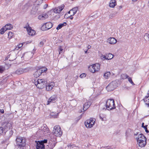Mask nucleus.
<instances>
[{
  "label": "nucleus",
  "mask_w": 149,
  "mask_h": 149,
  "mask_svg": "<svg viewBox=\"0 0 149 149\" xmlns=\"http://www.w3.org/2000/svg\"><path fill=\"white\" fill-rule=\"evenodd\" d=\"M101 59L103 61H104L105 60L108 59V57H106V56L104 55H102L100 56Z\"/></svg>",
  "instance_id": "31"
},
{
  "label": "nucleus",
  "mask_w": 149,
  "mask_h": 149,
  "mask_svg": "<svg viewBox=\"0 0 149 149\" xmlns=\"http://www.w3.org/2000/svg\"><path fill=\"white\" fill-rule=\"evenodd\" d=\"M110 16H111V17H113L114 16H115L114 15V14H111L110 15Z\"/></svg>",
  "instance_id": "53"
},
{
  "label": "nucleus",
  "mask_w": 149,
  "mask_h": 149,
  "mask_svg": "<svg viewBox=\"0 0 149 149\" xmlns=\"http://www.w3.org/2000/svg\"><path fill=\"white\" fill-rule=\"evenodd\" d=\"M73 15H71L70 16H69V17H70V19H72L73 18V17H72Z\"/></svg>",
  "instance_id": "49"
},
{
  "label": "nucleus",
  "mask_w": 149,
  "mask_h": 149,
  "mask_svg": "<svg viewBox=\"0 0 149 149\" xmlns=\"http://www.w3.org/2000/svg\"><path fill=\"white\" fill-rule=\"evenodd\" d=\"M26 30L27 31L28 34L29 35L33 36L34 35L35 33V31L32 29L29 26V25L28 27H26Z\"/></svg>",
  "instance_id": "18"
},
{
  "label": "nucleus",
  "mask_w": 149,
  "mask_h": 149,
  "mask_svg": "<svg viewBox=\"0 0 149 149\" xmlns=\"http://www.w3.org/2000/svg\"><path fill=\"white\" fill-rule=\"evenodd\" d=\"M5 70L4 67L3 66L0 65V73H2Z\"/></svg>",
  "instance_id": "32"
},
{
  "label": "nucleus",
  "mask_w": 149,
  "mask_h": 149,
  "mask_svg": "<svg viewBox=\"0 0 149 149\" xmlns=\"http://www.w3.org/2000/svg\"><path fill=\"white\" fill-rule=\"evenodd\" d=\"M31 70V68L29 67L24 68H19L17 69L15 72V73L17 75H20L25 73L28 72Z\"/></svg>",
  "instance_id": "6"
},
{
  "label": "nucleus",
  "mask_w": 149,
  "mask_h": 149,
  "mask_svg": "<svg viewBox=\"0 0 149 149\" xmlns=\"http://www.w3.org/2000/svg\"><path fill=\"white\" fill-rule=\"evenodd\" d=\"M117 86V84L116 81H113L106 87V89L108 91H111L114 90Z\"/></svg>",
  "instance_id": "8"
},
{
  "label": "nucleus",
  "mask_w": 149,
  "mask_h": 149,
  "mask_svg": "<svg viewBox=\"0 0 149 149\" xmlns=\"http://www.w3.org/2000/svg\"><path fill=\"white\" fill-rule=\"evenodd\" d=\"M53 113H51V114H50L52 116H53L54 115L53 114Z\"/></svg>",
  "instance_id": "55"
},
{
  "label": "nucleus",
  "mask_w": 149,
  "mask_h": 149,
  "mask_svg": "<svg viewBox=\"0 0 149 149\" xmlns=\"http://www.w3.org/2000/svg\"><path fill=\"white\" fill-rule=\"evenodd\" d=\"M99 116L100 119H101L102 121H103V119L104 118V115H103V114H100Z\"/></svg>",
  "instance_id": "40"
},
{
  "label": "nucleus",
  "mask_w": 149,
  "mask_h": 149,
  "mask_svg": "<svg viewBox=\"0 0 149 149\" xmlns=\"http://www.w3.org/2000/svg\"><path fill=\"white\" fill-rule=\"evenodd\" d=\"M58 49L59 54H60L61 53L63 52V49L61 46H60L59 47Z\"/></svg>",
  "instance_id": "37"
},
{
  "label": "nucleus",
  "mask_w": 149,
  "mask_h": 149,
  "mask_svg": "<svg viewBox=\"0 0 149 149\" xmlns=\"http://www.w3.org/2000/svg\"><path fill=\"white\" fill-rule=\"evenodd\" d=\"M66 25L67 23L66 22H64L62 24H60L57 26L56 29L57 30H58L59 29H61L63 27L66 26Z\"/></svg>",
  "instance_id": "27"
},
{
  "label": "nucleus",
  "mask_w": 149,
  "mask_h": 149,
  "mask_svg": "<svg viewBox=\"0 0 149 149\" xmlns=\"http://www.w3.org/2000/svg\"><path fill=\"white\" fill-rule=\"evenodd\" d=\"M15 59V58H14L13 59H12L11 58H10V59H9V60L10 61H13Z\"/></svg>",
  "instance_id": "51"
},
{
  "label": "nucleus",
  "mask_w": 149,
  "mask_h": 149,
  "mask_svg": "<svg viewBox=\"0 0 149 149\" xmlns=\"http://www.w3.org/2000/svg\"><path fill=\"white\" fill-rule=\"evenodd\" d=\"M148 95H149V91H148Z\"/></svg>",
  "instance_id": "59"
},
{
  "label": "nucleus",
  "mask_w": 149,
  "mask_h": 149,
  "mask_svg": "<svg viewBox=\"0 0 149 149\" xmlns=\"http://www.w3.org/2000/svg\"><path fill=\"white\" fill-rule=\"evenodd\" d=\"M144 37L147 39L148 40H149V34L147 33H146L144 36Z\"/></svg>",
  "instance_id": "39"
},
{
  "label": "nucleus",
  "mask_w": 149,
  "mask_h": 149,
  "mask_svg": "<svg viewBox=\"0 0 149 149\" xmlns=\"http://www.w3.org/2000/svg\"><path fill=\"white\" fill-rule=\"evenodd\" d=\"M86 76V74L85 73H83L81 74L80 76V78H83L85 77Z\"/></svg>",
  "instance_id": "41"
},
{
  "label": "nucleus",
  "mask_w": 149,
  "mask_h": 149,
  "mask_svg": "<svg viewBox=\"0 0 149 149\" xmlns=\"http://www.w3.org/2000/svg\"><path fill=\"white\" fill-rule=\"evenodd\" d=\"M144 123H142V127L144 128V129H145V128L146 127H147V125H145V126H144Z\"/></svg>",
  "instance_id": "46"
},
{
  "label": "nucleus",
  "mask_w": 149,
  "mask_h": 149,
  "mask_svg": "<svg viewBox=\"0 0 149 149\" xmlns=\"http://www.w3.org/2000/svg\"><path fill=\"white\" fill-rule=\"evenodd\" d=\"M53 26L52 23L51 22H48L44 24L41 27V29L43 31L48 30L51 28Z\"/></svg>",
  "instance_id": "11"
},
{
  "label": "nucleus",
  "mask_w": 149,
  "mask_h": 149,
  "mask_svg": "<svg viewBox=\"0 0 149 149\" xmlns=\"http://www.w3.org/2000/svg\"><path fill=\"white\" fill-rule=\"evenodd\" d=\"M100 68V65L99 63H96L91 65L88 67L89 70L93 73L98 71Z\"/></svg>",
  "instance_id": "5"
},
{
  "label": "nucleus",
  "mask_w": 149,
  "mask_h": 149,
  "mask_svg": "<svg viewBox=\"0 0 149 149\" xmlns=\"http://www.w3.org/2000/svg\"><path fill=\"white\" fill-rule=\"evenodd\" d=\"M14 129L12 128L8 130H6L5 135V137L6 140H8L12 136L14 132Z\"/></svg>",
  "instance_id": "10"
},
{
  "label": "nucleus",
  "mask_w": 149,
  "mask_h": 149,
  "mask_svg": "<svg viewBox=\"0 0 149 149\" xmlns=\"http://www.w3.org/2000/svg\"><path fill=\"white\" fill-rule=\"evenodd\" d=\"M47 69L46 68H42L37 69L33 74L35 77L37 78L40 76L42 72H46Z\"/></svg>",
  "instance_id": "9"
},
{
  "label": "nucleus",
  "mask_w": 149,
  "mask_h": 149,
  "mask_svg": "<svg viewBox=\"0 0 149 149\" xmlns=\"http://www.w3.org/2000/svg\"><path fill=\"white\" fill-rule=\"evenodd\" d=\"M53 84V83H51L48 84L46 86V88L47 91H50L52 89L53 87L54 86Z\"/></svg>",
  "instance_id": "21"
},
{
  "label": "nucleus",
  "mask_w": 149,
  "mask_h": 149,
  "mask_svg": "<svg viewBox=\"0 0 149 149\" xmlns=\"http://www.w3.org/2000/svg\"><path fill=\"white\" fill-rule=\"evenodd\" d=\"M33 10H31V13L32 14H35V13H33Z\"/></svg>",
  "instance_id": "52"
},
{
  "label": "nucleus",
  "mask_w": 149,
  "mask_h": 149,
  "mask_svg": "<svg viewBox=\"0 0 149 149\" xmlns=\"http://www.w3.org/2000/svg\"><path fill=\"white\" fill-rule=\"evenodd\" d=\"M91 46L90 45H88V47H88V49H90L91 48Z\"/></svg>",
  "instance_id": "54"
},
{
  "label": "nucleus",
  "mask_w": 149,
  "mask_h": 149,
  "mask_svg": "<svg viewBox=\"0 0 149 149\" xmlns=\"http://www.w3.org/2000/svg\"><path fill=\"white\" fill-rule=\"evenodd\" d=\"M12 127V125L11 122H8L6 123V124L4 126V128L5 130H7V129H11V128Z\"/></svg>",
  "instance_id": "23"
},
{
  "label": "nucleus",
  "mask_w": 149,
  "mask_h": 149,
  "mask_svg": "<svg viewBox=\"0 0 149 149\" xmlns=\"http://www.w3.org/2000/svg\"><path fill=\"white\" fill-rule=\"evenodd\" d=\"M143 100L145 102V104L149 107V95L145 96Z\"/></svg>",
  "instance_id": "24"
},
{
  "label": "nucleus",
  "mask_w": 149,
  "mask_h": 149,
  "mask_svg": "<svg viewBox=\"0 0 149 149\" xmlns=\"http://www.w3.org/2000/svg\"><path fill=\"white\" fill-rule=\"evenodd\" d=\"M4 27H5V29L6 31L7 30H10L13 28V25L11 24H6Z\"/></svg>",
  "instance_id": "28"
},
{
  "label": "nucleus",
  "mask_w": 149,
  "mask_h": 149,
  "mask_svg": "<svg viewBox=\"0 0 149 149\" xmlns=\"http://www.w3.org/2000/svg\"><path fill=\"white\" fill-rule=\"evenodd\" d=\"M95 123V120L91 118L87 120L85 122V125L87 128H89L92 127Z\"/></svg>",
  "instance_id": "7"
},
{
  "label": "nucleus",
  "mask_w": 149,
  "mask_h": 149,
  "mask_svg": "<svg viewBox=\"0 0 149 149\" xmlns=\"http://www.w3.org/2000/svg\"><path fill=\"white\" fill-rule=\"evenodd\" d=\"M134 136H135V138L137 141H139V140H142L146 138L145 136L143 134H139V132L134 133Z\"/></svg>",
  "instance_id": "13"
},
{
  "label": "nucleus",
  "mask_w": 149,
  "mask_h": 149,
  "mask_svg": "<svg viewBox=\"0 0 149 149\" xmlns=\"http://www.w3.org/2000/svg\"><path fill=\"white\" fill-rule=\"evenodd\" d=\"M70 12V11L68 12V13H69V14H70V13L71 14V12Z\"/></svg>",
  "instance_id": "57"
},
{
  "label": "nucleus",
  "mask_w": 149,
  "mask_h": 149,
  "mask_svg": "<svg viewBox=\"0 0 149 149\" xmlns=\"http://www.w3.org/2000/svg\"><path fill=\"white\" fill-rule=\"evenodd\" d=\"M87 52V50L85 51V53L86 54Z\"/></svg>",
  "instance_id": "58"
},
{
  "label": "nucleus",
  "mask_w": 149,
  "mask_h": 149,
  "mask_svg": "<svg viewBox=\"0 0 149 149\" xmlns=\"http://www.w3.org/2000/svg\"><path fill=\"white\" fill-rule=\"evenodd\" d=\"M78 8L77 7H75L70 10V12H71L72 15H74L77 12Z\"/></svg>",
  "instance_id": "26"
},
{
  "label": "nucleus",
  "mask_w": 149,
  "mask_h": 149,
  "mask_svg": "<svg viewBox=\"0 0 149 149\" xmlns=\"http://www.w3.org/2000/svg\"><path fill=\"white\" fill-rule=\"evenodd\" d=\"M53 133L55 136L59 137H60L63 134L62 131L59 125H56L54 127Z\"/></svg>",
  "instance_id": "4"
},
{
  "label": "nucleus",
  "mask_w": 149,
  "mask_h": 149,
  "mask_svg": "<svg viewBox=\"0 0 149 149\" xmlns=\"http://www.w3.org/2000/svg\"><path fill=\"white\" fill-rule=\"evenodd\" d=\"M108 40L109 43L111 45L114 44L117 42L116 40L114 38H110Z\"/></svg>",
  "instance_id": "20"
},
{
  "label": "nucleus",
  "mask_w": 149,
  "mask_h": 149,
  "mask_svg": "<svg viewBox=\"0 0 149 149\" xmlns=\"http://www.w3.org/2000/svg\"><path fill=\"white\" fill-rule=\"evenodd\" d=\"M43 44H44L43 42L42 41H41L39 43V44H38V46L40 47H41L43 46Z\"/></svg>",
  "instance_id": "42"
},
{
  "label": "nucleus",
  "mask_w": 149,
  "mask_h": 149,
  "mask_svg": "<svg viewBox=\"0 0 149 149\" xmlns=\"http://www.w3.org/2000/svg\"><path fill=\"white\" fill-rule=\"evenodd\" d=\"M47 4H45V5H44V8L45 9L47 7Z\"/></svg>",
  "instance_id": "50"
},
{
  "label": "nucleus",
  "mask_w": 149,
  "mask_h": 149,
  "mask_svg": "<svg viewBox=\"0 0 149 149\" xmlns=\"http://www.w3.org/2000/svg\"><path fill=\"white\" fill-rule=\"evenodd\" d=\"M53 148H50V149H52Z\"/></svg>",
  "instance_id": "62"
},
{
  "label": "nucleus",
  "mask_w": 149,
  "mask_h": 149,
  "mask_svg": "<svg viewBox=\"0 0 149 149\" xmlns=\"http://www.w3.org/2000/svg\"><path fill=\"white\" fill-rule=\"evenodd\" d=\"M23 45V44L22 43H20L17 46V47L16 48H18V49H19Z\"/></svg>",
  "instance_id": "43"
},
{
  "label": "nucleus",
  "mask_w": 149,
  "mask_h": 149,
  "mask_svg": "<svg viewBox=\"0 0 149 149\" xmlns=\"http://www.w3.org/2000/svg\"><path fill=\"white\" fill-rule=\"evenodd\" d=\"M16 146L18 148L24 147L26 145V139L20 136H17L15 140Z\"/></svg>",
  "instance_id": "1"
},
{
  "label": "nucleus",
  "mask_w": 149,
  "mask_h": 149,
  "mask_svg": "<svg viewBox=\"0 0 149 149\" xmlns=\"http://www.w3.org/2000/svg\"><path fill=\"white\" fill-rule=\"evenodd\" d=\"M113 57V55H112L111 54H109L108 55V56L107 57H108V60H109L112 58Z\"/></svg>",
  "instance_id": "35"
},
{
  "label": "nucleus",
  "mask_w": 149,
  "mask_h": 149,
  "mask_svg": "<svg viewBox=\"0 0 149 149\" xmlns=\"http://www.w3.org/2000/svg\"><path fill=\"white\" fill-rule=\"evenodd\" d=\"M47 139H45L43 141H42L40 142H42V144H44V143H46L47 142Z\"/></svg>",
  "instance_id": "44"
},
{
  "label": "nucleus",
  "mask_w": 149,
  "mask_h": 149,
  "mask_svg": "<svg viewBox=\"0 0 149 149\" xmlns=\"http://www.w3.org/2000/svg\"><path fill=\"white\" fill-rule=\"evenodd\" d=\"M34 83L38 88L42 89L45 86L46 81L44 79H38L37 80H35Z\"/></svg>",
  "instance_id": "2"
},
{
  "label": "nucleus",
  "mask_w": 149,
  "mask_h": 149,
  "mask_svg": "<svg viewBox=\"0 0 149 149\" xmlns=\"http://www.w3.org/2000/svg\"><path fill=\"white\" fill-rule=\"evenodd\" d=\"M101 149H113L111 148H108L107 147H102L101 148Z\"/></svg>",
  "instance_id": "45"
},
{
  "label": "nucleus",
  "mask_w": 149,
  "mask_h": 149,
  "mask_svg": "<svg viewBox=\"0 0 149 149\" xmlns=\"http://www.w3.org/2000/svg\"><path fill=\"white\" fill-rule=\"evenodd\" d=\"M129 81L132 84V85H134V84L132 81V79L131 77H128V78Z\"/></svg>",
  "instance_id": "38"
},
{
  "label": "nucleus",
  "mask_w": 149,
  "mask_h": 149,
  "mask_svg": "<svg viewBox=\"0 0 149 149\" xmlns=\"http://www.w3.org/2000/svg\"><path fill=\"white\" fill-rule=\"evenodd\" d=\"M48 15L46 14H45L42 15H39L38 16V18L40 20H44L48 18Z\"/></svg>",
  "instance_id": "22"
},
{
  "label": "nucleus",
  "mask_w": 149,
  "mask_h": 149,
  "mask_svg": "<svg viewBox=\"0 0 149 149\" xmlns=\"http://www.w3.org/2000/svg\"><path fill=\"white\" fill-rule=\"evenodd\" d=\"M126 135H127V131H126Z\"/></svg>",
  "instance_id": "61"
},
{
  "label": "nucleus",
  "mask_w": 149,
  "mask_h": 149,
  "mask_svg": "<svg viewBox=\"0 0 149 149\" xmlns=\"http://www.w3.org/2000/svg\"><path fill=\"white\" fill-rule=\"evenodd\" d=\"M8 36L9 38H11L13 36V33L11 32H9L8 33Z\"/></svg>",
  "instance_id": "36"
},
{
  "label": "nucleus",
  "mask_w": 149,
  "mask_h": 149,
  "mask_svg": "<svg viewBox=\"0 0 149 149\" xmlns=\"http://www.w3.org/2000/svg\"><path fill=\"white\" fill-rule=\"evenodd\" d=\"M128 77L129 76L126 74H123L121 75L120 78L122 79H124L128 78Z\"/></svg>",
  "instance_id": "30"
},
{
  "label": "nucleus",
  "mask_w": 149,
  "mask_h": 149,
  "mask_svg": "<svg viewBox=\"0 0 149 149\" xmlns=\"http://www.w3.org/2000/svg\"><path fill=\"white\" fill-rule=\"evenodd\" d=\"M42 142L38 141L36 146L37 149H45V145Z\"/></svg>",
  "instance_id": "19"
},
{
  "label": "nucleus",
  "mask_w": 149,
  "mask_h": 149,
  "mask_svg": "<svg viewBox=\"0 0 149 149\" xmlns=\"http://www.w3.org/2000/svg\"><path fill=\"white\" fill-rule=\"evenodd\" d=\"M111 75L110 72H107L105 73L104 75V77L106 79H107Z\"/></svg>",
  "instance_id": "29"
},
{
  "label": "nucleus",
  "mask_w": 149,
  "mask_h": 149,
  "mask_svg": "<svg viewBox=\"0 0 149 149\" xmlns=\"http://www.w3.org/2000/svg\"><path fill=\"white\" fill-rule=\"evenodd\" d=\"M133 1H137V0H132Z\"/></svg>",
  "instance_id": "56"
},
{
  "label": "nucleus",
  "mask_w": 149,
  "mask_h": 149,
  "mask_svg": "<svg viewBox=\"0 0 149 149\" xmlns=\"http://www.w3.org/2000/svg\"><path fill=\"white\" fill-rule=\"evenodd\" d=\"M0 112L2 113H4V110L3 109H1L0 110Z\"/></svg>",
  "instance_id": "48"
},
{
  "label": "nucleus",
  "mask_w": 149,
  "mask_h": 149,
  "mask_svg": "<svg viewBox=\"0 0 149 149\" xmlns=\"http://www.w3.org/2000/svg\"><path fill=\"white\" fill-rule=\"evenodd\" d=\"M49 130V129L44 125L42 126L38 131V132H40L41 134H44L47 133Z\"/></svg>",
  "instance_id": "12"
},
{
  "label": "nucleus",
  "mask_w": 149,
  "mask_h": 149,
  "mask_svg": "<svg viewBox=\"0 0 149 149\" xmlns=\"http://www.w3.org/2000/svg\"><path fill=\"white\" fill-rule=\"evenodd\" d=\"M5 28V27H4L3 26L0 30V33H1V34H3L4 33V32L6 31V30Z\"/></svg>",
  "instance_id": "33"
},
{
  "label": "nucleus",
  "mask_w": 149,
  "mask_h": 149,
  "mask_svg": "<svg viewBox=\"0 0 149 149\" xmlns=\"http://www.w3.org/2000/svg\"><path fill=\"white\" fill-rule=\"evenodd\" d=\"M106 107L108 110H111L116 108L114 101L113 99H108L106 102Z\"/></svg>",
  "instance_id": "3"
},
{
  "label": "nucleus",
  "mask_w": 149,
  "mask_h": 149,
  "mask_svg": "<svg viewBox=\"0 0 149 149\" xmlns=\"http://www.w3.org/2000/svg\"><path fill=\"white\" fill-rule=\"evenodd\" d=\"M57 99V96L55 95H53L48 100L47 104H49L50 103H54Z\"/></svg>",
  "instance_id": "15"
},
{
  "label": "nucleus",
  "mask_w": 149,
  "mask_h": 149,
  "mask_svg": "<svg viewBox=\"0 0 149 149\" xmlns=\"http://www.w3.org/2000/svg\"><path fill=\"white\" fill-rule=\"evenodd\" d=\"M145 131L147 133H149V131H148V130H147V127H145Z\"/></svg>",
  "instance_id": "47"
},
{
  "label": "nucleus",
  "mask_w": 149,
  "mask_h": 149,
  "mask_svg": "<svg viewBox=\"0 0 149 149\" xmlns=\"http://www.w3.org/2000/svg\"><path fill=\"white\" fill-rule=\"evenodd\" d=\"M137 142L139 147L141 148L144 147L146 144V137L142 140H139Z\"/></svg>",
  "instance_id": "14"
},
{
  "label": "nucleus",
  "mask_w": 149,
  "mask_h": 149,
  "mask_svg": "<svg viewBox=\"0 0 149 149\" xmlns=\"http://www.w3.org/2000/svg\"><path fill=\"white\" fill-rule=\"evenodd\" d=\"M65 7L63 4L61 5L54 9V11L56 13H60L62 10Z\"/></svg>",
  "instance_id": "16"
},
{
  "label": "nucleus",
  "mask_w": 149,
  "mask_h": 149,
  "mask_svg": "<svg viewBox=\"0 0 149 149\" xmlns=\"http://www.w3.org/2000/svg\"><path fill=\"white\" fill-rule=\"evenodd\" d=\"M116 4V3L115 0H111L110 1L109 6L113 8Z\"/></svg>",
  "instance_id": "25"
},
{
  "label": "nucleus",
  "mask_w": 149,
  "mask_h": 149,
  "mask_svg": "<svg viewBox=\"0 0 149 149\" xmlns=\"http://www.w3.org/2000/svg\"><path fill=\"white\" fill-rule=\"evenodd\" d=\"M6 131V130H5L4 128H3L2 127H0V134L4 132H5Z\"/></svg>",
  "instance_id": "34"
},
{
  "label": "nucleus",
  "mask_w": 149,
  "mask_h": 149,
  "mask_svg": "<svg viewBox=\"0 0 149 149\" xmlns=\"http://www.w3.org/2000/svg\"><path fill=\"white\" fill-rule=\"evenodd\" d=\"M72 146V145H69V146L70 148H71V146Z\"/></svg>",
  "instance_id": "60"
},
{
  "label": "nucleus",
  "mask_w": 149,
  "mask_h": 149,
  "mask_svg": "<svg viewBox=\"0 0 149 149\" xmlns=\"http://www.w3.org/2000/svg\"><path fill=\"white\" fill-rule=\"evenodd\" d=\"M91 102L90 101H88L86 102L84 104L83 110L84 111L86 110L91 106Z\"/></svg>",
  "instance_id": "17"
}]
</instances>
